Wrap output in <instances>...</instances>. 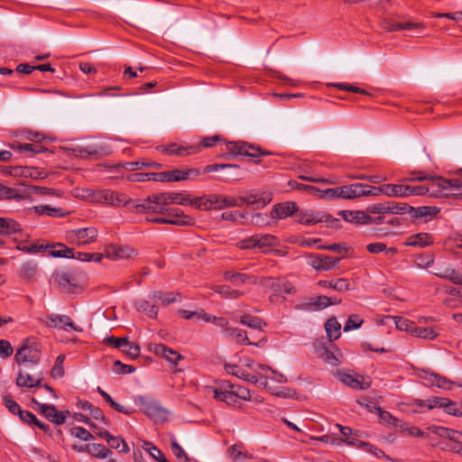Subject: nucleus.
I'll return each instance as SVG.
<instances>
[{
    "label": "nucleus",
    "mask_w": 462,
    "mask_h": 462,
    "mask_svg": "<svg viewBox=\"0 0 462 462\" xmlns=\"http://www.w3.org/2000/svg\"><path fill=\"white\" fill-rule=\"evenodd\" d=\"M47 247H48L47 245L35 244V243L28 245H26L25 242L22 241L17 245L16 249L19 251H22L25 254H37L39 252L44 251Z\"/></svg>",
    "instance_id": "49"
},
{
    "label": "nucleus",
    "mask_w": 462,
    "mask_h": 462,
    "mask_svg": "<svg viewBox=\"0 0 462 462\" xmlns=\"http://www.w3.org/2000/svg\"><path fill=\"white\" fill-rule=\"evenodd\" d=\"M190 205L194 206L196 208L199 210H211V203L209 204L208 201V195L200 197V198H195L190 200Z\"/></svg>",
    "instance_id": "63"
},
{
    "label": "nucleus",
    "mask_w": 462,
    "mask_h": 462,
    "mask_svg": "<svg viewBox=\"0 0 462 462\" xmlns=\"http://www.w3.org/2000/svg\"><path fill=\"white\" fill-rule=\"evenodd\" d=\"M20 230V225L9 217H0V236H11Z\"/></svg>",
    "instance_id": "31"
},
{
    "label": "nucleus",
    "mask_w": 462,
    "mask_h": 462,
    "mask_svg": "<svg viewBox=\"0 0 462 462\" xmlns=\"http://www.w3.org/2000/svg\"><path fill=\"white\" fill-rule=\"evenodd\" d=\"M168 216L170 219L179 220V221H188L190 223L181 225L182 226H193L195 224V220L193 217L185 215L184 212L179 208H171L168 212Z\"/></svg>",
    "instance_id": "46"
},
{
    "label": "nucleus",
    "mask_w": 462,
    "mask_h": 462,
    "mask_svg": "<svg viewBox=\"0 0 462 462\" xmlns=\"http://www.w3.org/2000/svg\"><path fill=\"white\" fill-rule=\"evenodd\" d=\"M362 190L364 193H362V196H379L381 194L385 195V188L386 184H383L379 187H374L367 184L362 183Z\"/></svg>",
    "instance_id": "54"
},
{
    "label": "nucleus",
    "mask_w": 462,
    "mask_h": 462,
    "mask_svg": "<svg viewBox=\"0 0 462 462\" xmlns=\"http://www.w3.org/2000/svg\"><path fill=\"white\" fill-rule=\"evenodd\" d=\"M339 261V258H335L328 255H310L309 263L316 270L328 271L335 267Z\"/></svg>",
    "instance_id": "13"
},
{
    "label": "nucleus",
    "mask_w": 462,
    "mask_h": 462,
    "mask_svg": "<svg viewBox=\"0 0 462 462\" xmlns=\"http://www.w3.org/2000/svg\"><path fill=\"white\" fill-rule=\"evenodd\" d=\"M149 299L152 302L161 303L162 305H169L177 300V297L174 292H163L161 291L151 292L149 294Z\"/></svg>",
    "instance_id": "27"
},
{
    "label": "nucleus",
    "mask_w": 462,
    "mask_h": 462,
    "mask_svg": "<svg viewBox=\"0 0 462 462\" xmlns=\"http://www.w3.org/2000/svg\"><path fill=\"white\" fill-rule=\"evenodd\" d=\"M32 402L38 406L37 411L47 420L56 425H61L65 422L69 411H59L53 405L39 402L32 398Z\"/></svg>",
    "instance_id": "10"
},
{
    "label": "nucleus",
    "mask_w": 462,
    "mask_h": 462,
    "mask_svg": "<svg viewBox=\"0 0 462 462\" xmlns=\"http://www.w3.org/2000/svg\"><path fill=\"white\" fill-rule=\"evenodd\" d=\"M151 349L157 355L164 357L169 362L177 365L178 362L182 359V356L175 350L167 347L163 344H154L151 346Z\"/></svg>",
    "instance_id": "18"
},
{
    "label": "nucleus",
    "mask_w": 462,
    "mask_h": 462,
    "mask_svg": "<svg viewBox=\"0 0 462 462\" xmlns=\"http://www.w3.org/2000/svg\"><path fill=\"white\" fill-rule=\"evenodd\" d=\"M229 387L231 388V391L233 392V393L236 395V399L239 398V399H242L245 401L251 400L249 389H247L244 386H241V385H234V384H230Z\"/></svg>",
    "instance_id": "62"
},
{
    "label": "nucleus",
    "mask_w": 462,
    "mask_h": 462,
    "mask_svg": "<svg viewBox=\"0 0 462 462\" xmlns=\"http://www.w3.org/2000/svg\"><path fill=\"white\" fill-rule=\"evenodd\" d=\"M226 149L233 155H242L248 157L255 163L260 162L261 156L269 154V152H263L260 148L249 144L245 142H228L226 143Z\"/></svg>",
    "instance_id": "4"
},
{
    "label": "nucleus",
    "mask_w": 462,
    "mask_h": 462,
    "mask_svg": "<svg viewBox=\"0 0 462 462\" xmlns=\"http://www.w3.org/2000/svg\"><path fill=\"white\" fill-rule=\"evenodd\" d=\"M149 454L150 456L154 458L158 462H162V459H166L163 453L157 448L152 443L149 441H145L143 443V447Z\"/></svg>",
    "instance_id": "55"
},
{
    "label": "nucleus",
    "mask_w": 462,
    "mask_h": 462,
    "mask_svg": "<svg viewBox=\"0 0 462 462\" xmlns=\"http://www.w3.org/2000/svg\"><path fill=\"white\" fill-rule=\"evenodd\" d=\"M366 250L371 254H379L382 252H385L386 254H394L397 253V249L395 247L387 248L385 244L383 243H372L366 245Z\"/></svg>",
    "instance_id": "53"
},
{
    "label": "nucleus",
    "mask_w": 462,
    "mask_h": 462,
    "mask_svg": "<svg viewBox=\"0 0 462 462\" xmlns=\"http://www.w3.org/2000/svg\"><path fill=\"white\" fill-rule=\"evenodd\" d=\"M411 335L426 340H432L435 339L439 333L437 332L433 327H419L415 325Z\"/></svg>",
    "instance_id": "36"
},
{
    "label": "nucleus",
    "mask_w": 462,
    "mask_h": 462,
    "mask_svg": "<svg viewBox=\"0 0 462 462\" xmlns=\"http://www.w3.org/2000/svg\"><path fill=\"white\" fill-rule=\"evenodd\" d=\"M169 181H180L189 180L199 175V171L196 169H189L187 171L174 170L168 171Z\"/></svg>",
    "instance_id": "35"
},
{
    "label": "nucleus",
    "mask_w": 462,
    "mask_h": 462,
    "mask_svg": "<svg viewBox=\"0 0 462 462\" xmlns=\"http://www.w3.org/2000/svg\"><path fill=\"white\" fill-rule=\"evenodd\" d=\"M320 287L330 288L337 291L343 292L350 290V283L346 278H339L331 281H319L318 283Z\"/></svg>",
    "instance_id": "26"
},
{
    "label": "nucleus",
    "mask_w": 462,
    "mask_h": 462,
    "mask_svg": "<svg viewBox=\"0 0 462 462\" xmlns=\"http://www.w3.org/2000/svg\"><path fill=\"white\" fill-rule=\"evenodd\" d=\"M364 320L358 315H350L344 326V331L347 332L360 328Z\"/></svg>",
    "instance_id": "61"
},
{
    "label": "nucleus",
    "mask_w": 462,
    "mask_h": 462,
    "mask_svg": "<svg viewBox=\"0 0 462 462\" xmlns=\"http://www.w3.org/2000/svg\"><path fill=\"white\" fill-rule=\"evenodd\" d=\"M42 352L39 346L26 339L25 342L16 350L14 360L20 368L36 369L38 368Z\"/></svg>",
    "instance_id": "1"
},
{
    "label": "nucleus",
    "mask_w": 462,
    "mask_h": 462,
    "mask_svg": "<svg viewBox=\"0 0 462 462\" xmlns=\"http://www.w3.org/2000/svg\"><path fill=\"white\" fill-rule=\"evenodd\" d=\"M389 213L403 215L410 213L411 206L406 203L389 202Z\"/></svg>",
    "instance_id": "60"
},
{
    "label": "nucleus",
    "mask_w": 462,
    "mask_h": 462,
    "mask_svg": "<svg viewBox=\"0 0 462 462\" xmlns=\"http://www.w3.org/2000/svg\"><path fill=\"white\" fill-rule=\"evenodd\" d=\"M134 307L138 311L145 313L149 318L155 319L158 315L156 303H151L147 300L142 299L135 300Z\"/></svg>",
    "instance_id": "28"
},
{
    "label": "nucleus",
    "mask_w": 462,
    "mask_h": 462,
    "mask_svg": "<svg viewBox=\"0 0 462 462\" xmlns=\"http://www.w3.org/2000/svg\"><path fill=\"white\" fill-rule=\"evenodd\" d=\"M90 195L95 202L113 207H126L132 202L125 194L111 189L92 190Z\"/></svg>",
    "instance_id": "3"
},
{
    "label": "nucleus",
    "mask_w": 462,
    "mask_h": 462,
    "mask_svg": "<svg viewBox=\"0 0 462 462\" xmlns=\"http://www.w3.org/2000/svg\"><path fill=\"white\" fill-rule=\"evenodd\" d=\"M225 371L228 374H232L236 376L237 378L245 381L247 383L256 384L258 383V378L254 374H249L242 367L235 364H225L224 365Z\"/></svg>",
    "instance_id": "17"
},
{
    "label": "nucleus",
    "mask_w": 462,
    "mask_h": 462,
    "mask_svg": "<svg viewBox=\"0 0 462 462\" xmlns=\"http://www.w3.org/2000/svg\"><path fill=\"white\" fill-rule=\"evenodd\" d=\"M70 434L83 441H88L94 439V436L86 429L75 426L70 429Z\"/></svg>",
    "instance_id": "56"
},
{
    "label": "nucleus",
    "mask_w": 462,
    "mask_h": 462,
    "mask_svg": "<svg viewBox=\"0 0 462 462\" xmlns=\"http://www.w3.org/2000/svg\"><path fill=\"white\" fill-rule=\"evenodd\" d=\"M97 235V229L94 226H89L67 232V239L78 245H85L95 242Z\"/></svg>",
    "instance_id": "7"
},
{
    "label": "nucleus",
    "mask_w": 462,
    "mask_h": 462,
    "mask_svg": "<svg viewBox=\"0 0 462 462\" xmlns=\"http://www.w3.org/2000/svg\"><path fill=\"white\" fill-rule=\"evenodd\" d=\"M432 403L435 408H443L445 412L449 415L462 416V411L457 407L456 402L448 398L434 396Z\"/></svg>",
    "instance_id": "19"
},
{
    "label": "nucleus",
    "mask_w": 462,
    "mask_h": 462,
    "mask_svg": "<svg viewBox=\"0 0 462 462\" xmlns=\"http://www.w3.org/2000/svg\"><path fill=\"white\" fill-rule=\"evenodd\" d=\"M362 183L356 182L339 187V199H353L362 197Z\"/></svg>",
    "instance_id": "22"
},
{
    "label": "nucleus",
    "mask_w": 462,
    "mask_h": 462,
    "mask_svg": "<svg viewBox=\"0 0 462 462\" xmlns=\"http://www.w3.org/2000/svg\"><path fill=\"white\" fill-rule=\"evenodd\" d=\"M409 185L386 184L385 195L388 197L407 198L409 197Z\"/></svg>",
    "instance_id": "32"
},
{
    "label": "nucleus",
    "mask_w": 462,
    "mask_h": 462,
    "mask_svg": "<svg viewBox=\"0 0 462 462\" xmlns=\"http://www.w3.org/2000/svg\"><path fill=\"white\" fill-rule=\"evenodd\" d=\"M337 379L346 386H349L353 389L365 390L370 387L369 383L361 382L357 375L355 376L346 372H338Z\"/></svg>",
    "instance_id": "20"
},
{
    "label": "nucleus",
    "mask_w": 462,
    "mask_h": 462,
    "mask_svg": "<svg viewBox=\"0 0 462 462\" xmlns=\"http://www.w3.org/2000/svg\"><path fill=\"white\" fill-rule=\"evenodd\" d=\"M331 305L330 297L328 296H319L312 299L310 302L306 304L308 310H321L326 309L327 307Z\"/></svg>",
    "instance_id": "38"
},
{
    "label": "nucleus",
    "mask_w": 462,
    "mask_h": 462,
    "mask_svg": "<svg viewBox=\"0 0 462 462\" xmlns=\"http://www.w3.org/2000/svg\"><path fill=\"white\" fill-rule=\"evenodd\" d=\"M104 257L103 254L99 253H84V252H77L76 259L82 262H100Z\"/></svg>",
    "instance_id": "57"
},
{
    "label": "nucleus",
    "mask_w": 462,
    "mask_h": 462,
    "mask_svg": "<svg viewBox=\"0 0 462 462\" xmlns=\"http://www.w3.org/2000/svg\"><path fill=\"white\" fill-rule=\"evenodd\" d=\"M65 150L70 152L74 156L86 158L97 154V150L93 146H81L79 144H70L65 147Z\"/></svg>",
    "instance_id": "29"
},
{
    "label": "nucleus",
    "mask_w": 462,
    "mask_h": 462,
    "mask_svg": "<svg viewBox=\"0 0 462 462\" xmlns=\"http://www.w3.org/2000/svg\"><path fill=\"white\" fill-rule=\"evenodd\" d=\"M224 278L236 285H240L245 283L249 279V276L242 273L227 271L224 273Z\"/></svg>",
    "instance_id": "50"
},
{
    "label": "nucleus",
    "mask_w": 462,
    "mask_h": 462,
    "mask_svg": "<svg viewBox=\"0 0 462 462\" xmlns=\"http://www.w3.org/2000/svg\"><path fill=\"white\" fill-rule=\"evenodd\" d=\"M435 274L439 278L450 281L454 284L462 285V274L455 269H445Z\"/></svg>",
    "instance_id": "42"
},
{
    "label": "nucleus",
    "mask_w": 462,
    "mask_h": 462,
    "mask_svg": "<svg viewBox=\"0 0 462 462\" xmlns=\"http://www.w3.org/2000/svg\"><path fill=\"white\" fill-rule=\"evenodd\" d=\"M431 180L432 186H437L441 189L454 191V195H462V180L458 179L447 180L440 177H432L423 172H418V176L415 178L408 179V180Z\"/></svg>",
    "instance_id": "5"
},
{
    "label": "nucleus",
    "mask_w": 462,
    "mask_h": 462,
    "mask_svg": "<svg viewBox=\"0 0 462 462\" xmlns=\"http://www.w3.org/2000/svg\"><path fill=\"white\" fill-rule=\"evenodd\" d=\"M29 210L38 216L47 215V216L54 217L65 216V214L62 212L61 208H53V207H51L48 205L34 206V207H32Z\"/></svg>",
    "instance_id": "33"
},
{
    "label": "nucleus",
    "mask_w": 462,
    "mask_h": 462,
    "mask_svg": "<svg viewBox=\"0 0 462 462\" xmlns=\"http://www.w3.org/2000/svg\"><path fill=\"white\" fill-rule=\"evenodd\" d=\"M58 250H51L50 254L53 257H64V258H74L76 259L77 252L74 249L66 246L63 244H58Z\"/></svg>",
    "instance_id": "45"
},
{
    "label": "nucleus",
    "mask_w": 462,
    "mask_h": 462,
    "mask_svg": "<svg viewBox=\"0 0 462 462\" xmlns=\"http://www.w3.org/2000/svg\"><path fill=\"white\" fill-rule=\"evenodd\" d=\"M151 195L143 199H132L127 207L135 214L150 215Z\"/></svg>",
    "instance_id": "25"
},
{
    "label": "nucleus",
    "mask_w": 462,
    "mask_h": 462,
    "mask_svg": "<svg viewBox=\"0 0 462 462\" xmlns=\"http://www.w3.org/2000/svg\"><path fill=\"white\" fill-rule=\"evenodd\" d=\"M278 245L279 239L276 236L268 234H255L241 239L236 243V246L240 249L259 248L263 252H267L270 248L277 246Z\"/></svg>",
    "instance_id": "2"
},
{
    "label": "nucleus",
    "mask_w": 462,
    "mask_h": 462,
    "mask_svg": "<svg viewBox=\"0 0 462 462\" xmlns=\"http://www.w3.org/2000/svg\"><path fill=\"white\" fill-rule=\"evenodd\" d=\"M106 442L111 448L117 449L119 452L127 453L129 451L126 442L117 436L110 435Z\"/></svg>",
    "instance_id": "52"
},
{
    "label": "nucleus",
    "mask_w": 462,
    "mask_h": 462,
    "mask_svg": "<svg viewBox=\"0 0 462 462\" xmlns=\"http://www.w3.org/2000/svg\"><path fill=\"white\" fill-rule=\"evenodd\" d=\"M239 322L245 326L257 330H263L266 326V323L262 319L248 314L243 315L240 318Z\"/></svg>",
    "instance_id": "39"
},
{
    "label": "nucleus",
    "mask_w": 462,
    "mask_h": 462,
    "mask_svg": "<svg viewBox=\"0 0 462 462\" xmlns=\"http://www.w3.org/2000/svg\"><path fill=\"white\" fill-rule=\"evenodd\" d=\"M214 398L226 402L228 405H235L237 402L236 395L230 391L214 390Z\"/></svg>",
    "instance_id": "44"
},
{
    "label": "nucleus",
    "mask_w": 462,
    "mask_h": 462,
    "mask_svg": "<svg viewBox=\"0 0 462 462\" xmlns=\"http://www.w3.org/2000/svg\"><path fill=\"white\" fill-rule=\"evenodd\" d=\"M326 332L330 340H336L340 336L341 324L336 318H330L326 322Z\"/></svg>",
    "instance_id": "41"
},
{
    "label": "nucleus",
    "mask_w": 462,
    "mask_h": 462,
    "mask_svg": "<svg viewBox=\"0 0 462 462\" xmlns=\"http://www.w3.org/2000/svg\"><path fill=\"white\" fill-rule=\"evenodd\" d=\"M396 328L400 330L406 331L411 335L415 324L402 317H394Z\"/></svg>",
    "instance_id": "59"
},
{
    "label": "nucleus",
    "mask_w": 462,
    "mask_h": 462,
    "mask_svg": "<svg viewBox=\"0 0 462 462\" xmlns=\"http://www.w3.org/2000/svg\"><path fill=\"white\" fill-rule=\"evenodd\" d=\"M12 148L14 150H17L20 152H30L32 153H41L47 151L46 148H43L42 145L38 143H19L16 145L14 144Z\"/></svg>",
    "instance_id": "47"
},
{
    "label": "nucleus",
    "mask_w": 462,
    "mask_h": 462,
    "mask_svg": "<svg viewBox=\"0 0 462 462\" xmlns=\"http://www.w3.org/2000/svg\"><path fill=\"white\" fill-rule=\"evenodd\" d=\"M134 254V250L127 245H110L106 248V256L110 260L130 258Z\"/></svg>",
    "instance_id": "14"
},
{
    "label": "nucleus",
    "mask_w": 462,
    "mask_h": 462,
    "mask_svg": "<svg viewBox=\"0 0 462 462\" xmlns=\"http://www.w3.org/2000/svg\"><path fill=\"white\" fill-rule=\"evenodd\" d=\"M52 278L62 292L73 293L80 286L79 277L73 272H56Z\"/></svg>",
    "instance_id": "6"
},
{
    "label": "nucleus",
    "mask_w": 462,
    "mask_h": 462,
    "mask_svg": "<svg viewBox=\"0 0 462 462\" xmlns=\"http://www.w3.org/2000/svg\"><path fill=\"white\" fill-rule=\"evenodd\" d=\"M425 379L429 381L430 385H435L442 389H451L452 383L445 376H442L440 374L434 373H426Z\"/></svg>",
    "instance_id": "37"
},
{
    "label": "nucleus",
    "mask_w": 462,
    "mask_h": 462,
    "mask_svg": "<svg viewBox=\"0 0 462 462\" xmlns=\"http://www.w3.org/2000/svg\"><path fill=\"white\" fill-rule=\"evenodd\" d=\"M430 244H432V238L427 233H419L416 235H412L408 238L406 242V245L409 246L419 247H425Z\"/></svg>",
    "instance_id": "34"
},
{
    "label": "nucleus",
    "mask_w": 462,
    "mask_h": 462,
    "mask_svg": "<svg viewBox=\"0 0 462 462\" xmlns=\"http://www.w3.org/2000/svg\"><path fill=\"white\" fill-rule=\"evenodd\" d=\"M322 213L321 211H313V210H307L302 211L299 214L298 222L306 225V226H311L318 223H321L322 220Z\"/></svg>",
    "instance_id": "24"
},
{
    "label": "nucleus",
    "mask_w": 462,
    "mask_h": 462,
    "mask_svg": "<svg viewBox=\"0 0 462 462\" xmlns=\"http://www.w3.org/2000/svg\"><path fill=\"white\" fill-rule=\"evenodd\" d=\"M47 326L51 328H60L64 330H69V328L80 331V328H78L77 326L74 325L71 319L65 315H50L47 317Z\"/></svg>",
    "instance_id": "15"
},
{
    "label": "nucleus",
    "mask_w": 462,
    "mask_h": 462,
    "mask_svg": "<svg viewBox=\"0 0 462 462\" xmlns=\"http://www.w3.org/2000/svg\"><path fill=\"white\" fill-rule=\"evenodd\" d=\"M142 411L156 423L168 420L169 411L156 401H146L142 403Z\"/></svg>",
    "instance_id": "9"
},
{
    "label": "nucleus",
    "mask_w": 462,
    "mask_h": 462,
    "mask_svg": "<svg viewBox=\"0 0 462 462\" xmlns=\"http://www.w3.org/2000/svg\"><path fill=\"white\" fill-rule=\"evenodd\" d=\"M338 215L345 221L356 225H368L372 221V217L361 210H341Z\"/></svg>",
    "instance_id": "12"
},
{
    "label": "nucleus",
    "mask_w": 462,
    "mask_h": 462,
    "mask_svg": "<svg viewBox=\"0 0 462 462\" xmlns=\"http://www.w3.org/2000/svg\"><path fill=\"white\" fill-rule=\"evenodd\" d=\"M161 200L164 203L177 204V205H188L190 204L191 199L188 195L180 192H161Z\"/></svg>",
    "instance_id": "21"
},
{
    "label": "nucleus",
    "mask_w": 462,
    "mask_h": 462,
    "mask_svg": "<svg viewBox=\"0 0 462 462\" xmlns=\"http://www.w3.org/2000/svg\"><path fill=\"white\" fill-rule=\"evenodd\" d=\"M422 23H412V22H393L388 23L385 26V29L390 32L394 31H402V30H412V29H420L422 28Z\"/></svg>",
    "instance_id": "40"
},
{
    "label": "nucleus",
    "mask_w": 462,
    "mask_h": 462,
    "mask_svg": "<svg viewBox=\"0 0 462 462\" xmlns=\"http://www.w3.org/2000/svg\"><path fill=\"white\" fill-rule=\"evenodd\" d=\"M225 336L232 340H235L237 344L240 345H254L253 342L249 341L246 332L238 328H226V330H224Z\"/></svg>",
    "instance_id": "23"
},
{
    "label": "nucleus",
    "mask_w": 462,
    "mask_h": 462,
    "mask_svg": "<svg viewBox=\"0 0 462 462\" xmlns=\"http://www.w3.org/2000/svg\"><path fill=\"white\" fill-rule=\"evenodd\" d=\"M439 213V208L432 206L414 208L411 206L410 214L414 218L433 217Z\"/></svg>",
    "instance_id": "30"
},
{
    "label": "nucleus",
    "mask_w": 462,
    "mask_h": 462,
    "mask_svg": "<svg viewBox=\"0 0 462 462\" xmlns=\"http://www.w3.org/2000/svg\"><path fill=\"white\" fill-rule=\"evenodd\" d=\"M297 211V204L292 201H287L274 205L271 212V216L272 218L282 219L292 216Z\"/></svg>",
    "instance_id": "16"
},
{
    "label": "nucleus",
    "mask_w": 462,
    "mask_h": 462,
    "mask_svg": "<svg viewBox=\"0 0 462 462\" xmlns=\"http://www.w3.org/2000/svg\"><path fill=\"white\" fill-rule=\"evenodd\" d=\"M113 371L118 374H132L135 371V368L132 365H125L120 361L116 360L114 363Z\"/></svg>",
    "instance_id": "64"
},
{
    "label": "nucleus",
    "mask_w": 462,
    "mask_h": 462,
    "mask_svg": "<svg viewBox=\"0 0 462 462\" xmlns=\"http://www.w3.org/2000/svg\"><path fill=\"white\" fill-rule=\"evenodd\" d=\"M37 272V263L32 261L22 264L20 275L22 278L30 280L34 277Z\"/></svg>",
    "instance_id": "51"
},
{
    "label": "nucleus",
    "mask_w": 462,
    "mask_h": 462,
    "mask_svg": "<svg viewBox=\"0 0 462 462\" xmlns=\"http://www.w3.org/2000/svg\"><path fill=\"white\" fill-rule=\"evenodd\" d=\"M339 356H341L340 354L338 356H337L335 353L328 350V348H323L319 352V357L324 362H326L327 364H328L332 366H337L341 363Z\"/></svg>",
    "instance_id": "48"
},
{
    "label": "nucleus",
    "mask_w": 462,
    "mask_h": 462,
    "mask_svg": "<svg viewBox=\"0 0 462 462\" xmlns=\"http://www.w3.org/2000/svg\"><path fill=\"white\" fill-rule=\"evenodd\" d=\"M272 200L271 194L267 192L254 191L240 197V201L254 208H262Z\"/></svg>",
    "instance_id": "11"
},
{
    "label": "nucleus",
    "mask_w": 462,
    "mask_h": 462,
    "mask_svg": "<svg viewBox=\"0 0 462 462\" xmlns=\"http://www.w3.org/2000/svg\"><path fill=\"white\" fill-rule=\"evenodd\" d=\"M88 452L98 458H106L112 452L102 444L94 443L87 447Z\"/></svg>",
    "instance_id": "43"
},
{
    "label": "nucleus",
    "mask_w": 462,
    "mask_h": 462,
    "mask_svg": "<svg viewBox=\"0 0 462 462\" xmlns=\"http://www.w3.org/2000/svg\"><path fill=\"white\" fill-rule=\"evenodd\" d=\"M264 381L261 383L264 387L268 388L272 394L279 396V397H291V391L286 388H279V387H271L268 385V378L263 377Z\"/></svg>",
    "instance_id": "58"
},
{
    "label": "nucleus",
    "mask_w": 462,
    "mask_h": 462,
    "mask_svg": "<svg viewBox=\"0 0 462 462\" xmlns=\"http://www.w3.org/2000/svg\"><path fill=\"white\" fill-rule=\"evenodd\" d=\"M43 374L36 369L20 368L16 378V384L20 387H42Z\"/></svg>",
    "instance_id": "8"
}]
</instances>
